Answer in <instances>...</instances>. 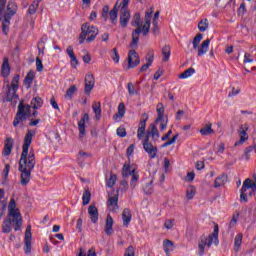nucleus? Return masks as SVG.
Masks as SVG:
<instances>
[{
  "mask_svg": "<svg viewBox=\"0 0 256 256\" xmlns=\"http://www.w3.org/2000/svg\"><path fill=\"white\" fill-rule=\"evenodd\" d=\"M175 225V222L173 219H168L164 222L165 229H173V226Z\"/></svg>",
  "mask_w": 256,
  "mask_h": 256,
  "instance_id": "54",
  "label": "nucleus"
},
{
  "mask_svg": "<svg viewBox=\"0 0 256 256\" xmlns=\"http://www.w3.org/2000/svg\"><path fill=\"white\" fill-rule=\"evenodd\" d=\"M118 137H126L127 136V131L123 127H119L116 131Z\"/></svg>",
  "mask_w": 256,
  "mask_h": 256,
  "instance_id": "55",
  "label": "nucleus"
},
{
  "mask_svg": "<svg viewBox=\"0 0 256 256\" xmlns=\"http://www.w3.org/2000/svg\"><path fill=\"white\" fill-rule=\"evenodd\" d=\"M113 217H111L109 214L106 217V224L104 227V231L106 233V235H113Z\"/></svg>",
  "mask_w": 256,
  "mask_h": 256,
  "instance_id": "27",
  "label": "nucleus"
},
{
  "mask_svg": "<svg viewBox=\"0 0 256 256\" xmlns=\"http://www.w3.org/2000/svg\"><path fill=\"white\" fill-rule=\"evenodd\" d=\"M162 55H163L162 61L164 63H167V61H169V57H171V46L165 45L162 48Z\"/></svg>",
  "mask_w": 256,
  "mask_h": 256,
  "instance_id": "33",
  "label": "nucleus"
},
{
  "mask_svg": "<svg viewBox=\"0 0 256 256\" xmlns=\"http://www.w3.org/2000/svg\"><path fill=\"white\" fill-rule=\"evenodd\" d=\"M131 218V210L129 208H125L122 212V220L124 227H129V224L131 223Z\"/></svg>",
  "mask_w": 256,
  "mask_h": 256,
  "instance_id": "28",
  "label": "nucleus"
},
{
  "mask_svg": "<svg viewBox=\"0 0 256 256\" xmlns=\"http://www.w3.org/2000/svg\"><path fill=\"white\" fill-rule=\"evenodd\" d=\"M35 130H27V133L24 137V143L22 145V153L19 160V171H20V183L24 187L29 185V181H31V171L35 169V165L37 161L35 160V151L31 149L29 151V147H31V143L33 142V138L35 137Z\"/></svg>",
  "mask_w": 256,
  "mask_h": 256,
  "instance_id": "1",
  "label": "nucleus"
},
{
  "mask_svg": "<svg viewBox=\"0 0 256 256\" xmlns=\"http://www.w3.org/2000/svg\"><path fill=\"white\" fill-rule=\"evenodd\" d=\"M142 145H143V149L144 151H146L149 156H150V159H155V157H157V147L153 146V144L149 141L148 138H145L142 142Z\"/></svg>",
  "mask_w": 256,
  "mask_h": 256,
  "instance_id": "12",
  "label": "nucleus"
},
{
  "mask_svg": "<svg viewBox=\"0 0 256 256\" xmlns=\"http://www.w3.org/2000/svg\"><path fill=\"white\" fill-rule=\"evenodd\" d=\"M247 131H249V126H247V124L240 126V129L238 131L240 139L239 141H236L234 143V147H239L240 145H243V143H245V141L249 139V135H247Z\"/></svg>",
  "mask_w": 256,
  "mask_h": 256,
  "instance_id": "14",
  "label": "nucleus"
},
{
  "mask_svg": "<svg viewBox=\"0 0 256 256\" xmlns=\"http://www.w3.org/2000/svg\"><path fill=\"white\" fill-rule=\"evenodd\" d=\"M119 195L109 196L108 208L110 211H117L119 209Z\"/></svg>",
  "mask_w": 256,
  "mask_h": 256,
  "instance_id": "23",
  "label": "nucleus"
},
{
  "mask_svg": "<svg viewBox=\"0 0 256 256\" xmlns=\"http://www.w3.org/2000/svg\"><path fill=\"white\" fill-rule=\"evenodd\" d=\"M120 8V25L125 29L127 25H129V21H131V11H129V6L121 4Z\"/></svg>",
  "mask_w": 256,
  "mask_h": 256,
  "instance_id": "10",
  "label": "nucleus"
},
{
  "mask_svg": "<svg viewBox=\"0 0 256 256\" xmlns=\"http://www.w3.org/2000/svg\"><path fill=\"white\" fill-rule=\"evenodd\" d=\"M84 93L85 95H91V91H93L95 87V76L93 74H87L84 79Z\"/></svg>",
  "mask_w": 256,
  "mask_h": 256,
  "instance_id": "13",
  "label": "nucleus"
},
{
  "mask_svg": "<svg viewBox=\"0 0 256 256\" xmlns=\"http://www.w3.org/2000/svg\"><path fill=\"white\" fill-rule=\"evenodd\" d=\"M244 63H253V58H251V54L249 53L244 54Z\"/></svg>",
  "mask_w": 256,
  "mask_h": 256,
  "instance_id": "62",
  "label": "nucleus"
},
{
  "mask_svg": "<svg viewBox=\"0 0 256 256\" xmlns=\"http://www.w3.org/2000/svg\"><path fill=\"white\" fill-rule=\"evenodd\" d=\"M25 121H27V118L25 116H22L20 114H16L14 121H13V126L14 127H23V123H25Z\"/></svg>",
  "mask_w": 256,
  "mask_h": 256,
  "instance_id": "32",
  "label": "nucleus"
},
{
  "mask_svg": "<svg viewBox=\"0 0 256 256\" xmlns=\"http://www.w3.org/2000/svg\"><path fill=\"white\" fill-rule=\"evenodd\" d=\"M92 109L95 113V119L99 121V119H101V102H94L92 104Z\"/></svg>",
  "mask_w": 256,
  "mask_h": 256,
  "instance_id": "34",
  "label": "nucleus"
},
{
  "mask_svg": "<svg viewBox=\"0 0 256 256\" xmlns=\"http://www.w3.org/2000/svg\"><path fill=\"white\" fill-rule=\"evenodd\" d=\"M11 73V66H9V58L5 57L3 59L2 67H1V75L4 78H7Z\"/></svg>",
  "mask_w": 256,
  "mask_h": 256,
  "instance_id": "25",
  "label": "nucleus"
},
{
  "mask_svg": "<svg viewBox=\"0 0 256 256\" xmlns=\"http://www.w3.org/2000/svg\"><path fill=\"white\" fill-rule=\"evenodd\" d=\"M153 59H155V56L153 55V52L148 53L146 56L147 64L153 65Z\"/></svg>",
  "mask_w": 256,
  "mask_h": 256,
  "instance_id": "59",
  "label": "nucleus"
},
{
  "mask_svg": "<svg viewBox=\"0 0 256 256\" xmlns=\"http://www.w3.org/2000/svg\"><path fill=\"white\" fill-rule=\"evenodd\" d=\"M252 189L249 192V196L253 197V195L256 194V184L253 183V180L247 178L242 185V188L240 190V202L241 203H247L248 198H247V190Z\"/></svg>",
  "mask_w": 256,
  "mask_h": 256,
  "instance_id": "9",
  "label": "nucleus"
},
{
  "mask_svg": "<svg viewBox=\"0 0 256 256\" xmlns=\"http://www.w3.org/2000/svg\"><path fill=\"white\" fill-rule=\"evenodd\" d=\"M76 229L81 233L83 231V219L79 218L77 220Z\"/></svg>",
  "mask_w": 256,
  "mask_h": 256,
  "instance_id": "60",
  "label": "nucleus"
},
{
  "mask_svg": "<svg viewBox=\"0 0 256 256\" xmlns=\"http://www.w3.org/2000/svg\"><path fill=\"white\" fill-rule=\"evenodd\" d=\"M195 167L198 171H201V170L205 169V162L197 161Z\"/></svg>",
  "mask_w": 256,
  "mask_h": 256,
  "instance_id": "61",
  "label": "nucleus"
},
{
  "mask_svg": "<svg viewBox=\"0 0 256 256\" xmlns=\"http://www.w3.org/2000/svg\"><path fill=\"white\" fill-rule=\"evenodd\" d=\"M132 26L137 28L132 32V41L130 43V47L131 49H137L139 47V35L143 33V26H141V14H134Z\"/></svg>",
  "mask_w": 256,
  "mask_h": 256,
  "instance_id": "6",
  "label": "nucleus"
},
{
  "mask_svg": "<svg viewBox=\"0 0 256 256\" xmlns=\"http://www.w3.org/2000/svg\"><path fill=\"white\" fill-rule=\"evenodd\" d=\"M89 203H91V192L85 190L82 196V205H89Z\"/></svg>",
  "mask_w": 256,
  "mask_h": 256,
  "instance_id": "43",
  "label": "nucleus"
},
{
  "mask_svg": "<svg viewBox=\"0 0 256 256\" xmlns=\"http://www.w3.org/2000/svg\"><path fill=\"white\" fill-rule=\"evenodd\" d=\"M133 174V170H131V166L124 165L122 168V177H129V175Z\"/></svg>",
  "mask_w": 256,
  "mask_h": 256,
  "instance_id": "47",
  "label": "nucleus"
},
{
  "mask_svg": "<svg viewBox=\"0 0 256 256\" xmlns=\"http://www.w3.org/2000/svg\"><path fill=\"white\" fill-rule=\"evenodd\" d=\"M212 244L219 245V225L215 224L214 231L208 237L202 236L198 243V255L203 256L205 253V247H211Z\"/></svg>",
  "mask_w": 256,
  "mask_h": 256,
  "instance_id": "4",
  "label": "nucleus"
},
{
  "mask_svg": "<svg viewBox=\"0 0 256 256\" xmlns=\"http://www.w3.org/2000/svg\"><path fill=\"white\" fill-rule=\"evenodd\" d=\"M194 68H188L183 73L179 74V79H189L192 75H194Z\"/></svg>",
  "mask_w": 256,
  "mask_h": 256,
  "instance_id": "41",
  "label": "nucleus"
},
{
  "mask_svg": "<svg viewBox=\"0 0 256 256\" xmlns=\"http://www.w3.org/2000/svg\"><path fill=\"white\" fill-rule=\"evenodd\" d=\"M11 151H13V138H7L2 155L8 157V155H11Z\"/></svg>",
  "mask_w": 256,
  "mask_h": 256,
  "instance_id": "29",
  "label": "nucleus"
},
{
  "mask_svg": "<svg viewBox=\"0 0 256 256\" xmlns=\"http://www.w3.org/2000/svg\"><path fill=\"white\" fill-rule=\"evenodd\" d=\"M196 192H197V190L195 189L194 186H188V188L186 189V199L191 201V199H193V197H195Z\"/></svg>",
  "mask_w": 256,
  "mask_h": 256,
  "instance_id": "44",
  "label": "nucleus"
},
{
  "mask_svg": "<svg viewBox=\"0 0 256 256\" xmlns=\"http://www.w3.org/2000/svg\"><path fill=\"white\" fill-rule=\"evenodd\" d=\"M117 181V176L115 174H111L110 178L106 181L107 187H113Z\"/></svg>",
  "mask_w": 256,
  "mask_h": 256,
  "instance_id": "49",
  "label": "nucleus"
},
{
  "mask_svg": "<svg viewBox=\"0 0 256 256\" xmlns=\"http://www.w3.org/2000/svg\"><path fill=\"white\" fill-rule=\"evenodd\" d=\"M88 215H90V221L92 223H97L99 221V209H97V206L90 205L88 207Z\"/></svg>",
  "mask_w": 256,
  "mask_h": 256,
  "instance_id": "22",
  "label": "nucleus"
},
{
  "mask_svg": "<svg viewBox=\"0 0 256 256\" xmlns=\"http://www.w3.org/2000/svg\"><path fill=\"white\" fill-rule=\"evenodd\" d=\"M122 5L119 4V1L116 2L113 9L109 12L110 20L113 24L117 23V17L119 15V9H121Z\"/></svg>",
  "mask_w": 256,
  "mask_h": 256,
  "instance_id": "24",
  "label": "nucleus"
},
{
  "mask_svg": "<svg viewBox=\"0 0 256 256\" xmlns=\"http://www.w3.org/2000/svg\"><path fill=\"white\" fill-rule=\"evenodd\" d=\"M147 121H149V116L147 115V113L142 114V118L140 119L138 131H137L138 139H143V137H145V129L147 127Z\"/></svg>",
  "mask_w": 256,
  "mask_h": 256,
  "instance_id": "15",
  "label": "nucleus"
},
{
  "mask_svg": "<svg viewBox=\"0 0 256 256\" xmlns=\"http://www.w3.org/2000/svg\"><path fill=\"white\" fill-rule=\"evenodd\" d=\"M163 249L166 256H171V252L175 249V244L169 239L163 241Z\"/></svg>",
  "mask_w": 256,
  "mask_h": 256,
  "instance_id": "26",
  "label": "nucleus"
},
{
  "mask_svg": "<svg viewBox=\"0 0 256 256\" xmlns=\"http://www.w3.org/2000/svg\"><path fill=\"white\" fill-rule=\"evenodd\" d=\"M30 107H32V109H41V107H43V99H41V97L33 98Z\"/></svg>",
  "mask_w": 256,
  "mask_h": 256,
  "instance_id": "35",
  "label": "nucleus"
},
{
  "mask_svg": "<svg viewBox=\"0 0 256 256\" xmlns=\"http://www.w3.org/2000/svg\"><path fill=\"white\" fill-rule=\"evenodd\" d=\"M37 9H39V4L37 1H34L28 8L29 15H35L37 13Z\"/></svg>",
  "mask_w": 256,
  "mask_h": 256,
  "instance_id": "46",
  "label": "nucleus"
},
{
  "mask_svg": "<svg viewBox=\"0 0 256 256\" xmlns=\"http://www.w3.org/2000/svg\"><path fill=\"white\" fill-rule=\"evenodd\" d=\"M241 93V88H232L231 92H229L228 97H235Z\"/></svg>",
  "mask_w": 256,
  "mask_h": 256,
  "instance_id": "56",
  "label": "nucleus"
},
{
  "mask_svg": "<svg viewBox=\"0 0 256 256\" xmlns=\"http://www.w3.org/2000/svg\"><path fill=\"white\" fill-rule=\"evenodd\" d=\"M198 29L201 33H205V31L209 29V20L207 18L200 20L198 23Z\"/></svg>",
  "mask_w": 256,
  "mask_h": 256,
  "instance_id": "36",
  "label": "nucleus"
},
{
  "mask_svg": "<svg viewBox=\"0 0 256 256\" xmlns=\"http://www.w3.org/2000/svg\"><path fill=\"white\" fill-rule=\"evenodd\" d=\"M151 15H153V12H146L145 14V23L142 26V35L144 37L149 35V31L151 29Z\"/></svg>",
  "mask_w": 256,
  "mask_h": 256,
  "instance_id": "20",
  "label": "nucleus"
},
{
  "mask_svg": "<svg viewBox=\"0 0 256 256\" xmlns=\"http://www.w3.org/2000/svg\"><path fill=\"white\" fill-rule=\"evenodd\" d=\"M165 73L163 69H158L157 72L154 74V79L157 81L162 75Z\"/></svg>",
  "mask_w": 256,
  "mask_h": 256,
  "instance_id": "63",
  "label": "nucleus"
},
{
  "mask_svg": "<svg viewBox=\"0 0 256 256\" xmlns=\"http://www.w3.org/2000/svg\"><path fill=\"white\" fill-rule=\"evenodd\" d=\"M112 61H114V63H119V52H117V48H114L112 50Z\"/></svg>",
  "mask_w": 256,
  "mask_h": 256,
  "instance_id": "51",
  "label": "nucleus"
},
{
  "mask_svg": "<svg viewBox=\"0 0 256 256\" xmlns=\"http://www.w3.org/2000/svg\"><path fill=\"white\" fill-rule=\"evenodd\" d=\"M227 183V175L221 174L214 181V187L217 189L219 187H223Z\"/></svg>",
  "mask_w": 256,
  "mask_h": 256,
  "instance_id": "31",
  "label": "nucleus"
},
{
  "mask_svg": "<svg viewBox=\"0 0 256 256\" xmlns=\"http://www.w3.org/2000/svg\"><path fill=\"white\" fill-rule=\"evenodd\" d=\"M124 256H135V250L133 249V246H129L126 249Z\"/></svg>",
  "mask_w": 256,
  "mask_h": 256,
  "instance_id": "58",
  "label": "nucleus"
},
{
  "mask_svg": "<svg viewBox=\"0 0 256 256\" xmlns=\"http://www.w3.org/2000/svg\"><path fill=\"white\" fill-rule=\"evenodd\" d=\"M81 31L82 32L79 36L80 45H83V43H85V40L87 41V43L95 41V38L97 37V35H99V29H97V27L95 26H91L89 23L82 24Z\"/></svg>",
  "mask_w": 256,
  "mask_h": 256,
  "instance_id": "5",
  "label": "nucleus"
},
{
  "mask_svg": "<svg viewBox=\"0 0 256 256\" xmlns=\"http://www.w3.org/2000/svg\"><path fill=\"white\" fill-rule=\"evenodd\" d=\"M21 79V76L19 74L14 75L12 82L10 85H7V92H6V101L14 103V105H17V99H19V96H17V91H19V81Z\"/></svg>",
  "mask_w": 256,
  "mask_h": 256,
  "instance_id": "7",
  "label": "nucleus"
},
{
  "mask_svg": "<svg viewBox=\"0 0 256 256\" xmlns=\"http://www.w3.org/2000/svg\"><path fill=\"white\" fill-rule=\"evenodd\" d=\"M157 111V118L155 120V123H159V121H163V117L165 115V106H163V103H158L156 106Z\"/></svg>",
  "mask_w": 256,
  "mask_h": 256,
  "instance_id": "30",
  "label": "nucleus"
},
{
  "mask_svg": "<svg viewBox=\"0 0 256 256\" xmlns=\"http://www.w3.org/2000/svg\"><path fill=\"white\" fill-rule=\"evenodd\" d=\"M89 121V114H84L83 117L81 118V120L78 122V131H79V138L83 139V137H85V133H86V126L85 123H87Z\"/></svg>",
  "mask_w": 256,
  "mask_h": 256,
  "instance_id": "19",
  "label": "nucleus"
},
{
  "mask_svg": "<svg viewBox=\"0 0 256 256\" xmlns=\"http://www.w3.org/2000/svg\"><path fill=\"white\" fill-rule=\"evenodd\" d=\"M239 220V213H236L232 216V219L229 222V229H233L237 225V221Z\"/></svg>",
  "mask_w": 256,
  "mask_h": 256,
  "instance_id": "48",
  "label": "nucleus"
},
{
  "mask_svg": "<svg viewBox=\"0 0 256 256\" xmlns=\"http://www.w3.org/2000/svg\"><path fill=\"white\" fill-rule=\"evenodd\" d=\"M77 92V86L72 85L66 90L65 99H72Z\"/></svg>",
  "mask_w": 256,
  "mask_h": 256,
  "instance_id": "42",
  "label": "nucleus"
},
{
  "mask_svg": "<svg viewBox=\"0 0 256 256\" xmlns=\"http://www.w3.org/2000/svg\"><path fill=\"white\" fill-rule=\"evenodd\" d=\"M202 40L203 34H197L192 41L193 50L198 51V57H203L209 51V45H211L210 39H206L201 43Z\"/></svg>",
  "mask_w": 256,
  "mask_h": 256,
  "instance_id": "8",
  "label": "nucleus"
},
{
  "mask_svg": "<svg viewBox=\"0 0 256 256\" xmlns=\"http://www.w3.org/2000/svg\"><path fill=\"white\" fill-rule=\"evenodd\" d=\"M153 29H152V33L153 35H158L159 34V26H157V22L156 21H153Z\"/></svg>",
  "mask_w": 256,
  "mask_h": 256,
  "instance_id": "64",
  "label": "nucleus"
},
{
  "mask_svg": "<svg viewBox=\"0 0 256 256\" xmlns=\"http://www.w3.org/2000/svg\"><path fill=\"white\" fill-rule=\"evenodd\" d=\"M108 17H109V6L106 5L102 8V18L104 19V21H107Z\"/></svg>",
  "mask_w": 256,
  "mask_h": 256,
  "instance_id": "52",
  "label": "nucleus"
},
{
  "mask_svg": "<svg viewBox=\"0 0 256 256\" xmlns=\"http://www.w3.org/2000/svg\"><path fill=\"white\" fill-rule=\"evenodd\" d=\"M66 53L70 57V65L72 69H77V65H79V60H77V56H75L73 46H68L66 49Z\"/></svg>",
  "mask_w": 256,
  "mask_h": 256,
  "instance_id": "21",
  "label": "nucleus"
},
{
  "mask_svg": "<svg viewBox=\"0 0 256 256\" xmlns=\"http://www.w3.org/2000/svg\"><path fill=\"white\" fill-rule=\"evenodd\" d=\"M117 117H125V104H119L118 113L113 116V119H117Z\"/></svg>",
  "mask_w": 256,
  "mask_h": 256,
  "instance_id": "45",
  "label": "nucleus"
},
{
  "mask_svg": "<svg viewBox=\"0 0 256 256\" xmlns=\"http://www.w3.org/2000/svg\"><path fill=\"white\" fill-rule=\"evenodd\" d=\"M212 127V124L209 123L207 124L205 127H203L202 129H200V133L204 136H207V135H213V133H215V131L213 130Z\"/></svg>",
  "mask_w": 256,
  "mask_h": 256,
  "instance_id": "40",
  "label": "nucleus"
},
{
  "mask_svg": "<svg viewBox=\"0 0 256 256\" xmlns=\"http://www.w3.org/2000/svg\"><path fill=\"white\" fill-rule=\"evenodd\" d=\"M149 137H152V141H159V129H157V123L150 124L146 133V139L149 140Z\"/></svg>",
  "mask_w": 256,
  "mask_h": 256,
  "instance_id": "17",
  "label": "nucleus"
},
{
  "mask_svg": "<svg viewBox=\"0 0 256 256\" xmlns=\"http://www.w3.org/2000/svg\"><path fill=\"white\" fill-rule=\"evenodd\" d=\"M128 93L129 95H137V91L135 90V86H133V83H128Z\"/></svg>",
  "mask_w": 256,
  "mask_h": 256,
  "instance_id": "57",
  "label": "nucleus"
},
{
  "mask_svg": "<svg viewBox=\"0 0 256 256\" xmlns=\"http://www.w3.org/2000/svg\"><path fill=\"white\" fill-rule=\"evenodd\" d=\"M144 192L146 195H151V193H153V180L144 186Z\"/></svg>",
  "mask_w": 256,
  "mask_h": 256,
  "instance_id": "50",
  "label": "nucleus"
},
{
  "mask_svg": "<svg viewBox=\"0 0 256 256\" xmlns=\"http://www.w3.org/2000/svg\"><path fill=\"white\" fill-rule=\"evenodd\" d=\"M17 115H22L24 117H29L31 115V106L26 104L23 100L20 101L18 105V111L16 113Z\"/></svg>",
  "mask_w": 256,
  "mask_h": 256,
  "instance_id": "18",
  "label": "nucleus"
},
{
  "mask_svg": "<svg viewBox=\"0 0 256 256\" xmlns=\"http://www.w3.org/2000/svg\"><path fill=\"white\" fill-rule=\"evenodd\" d=\"M31 225L26 227L25 237H24V251L26 254L31 253Z\"/></svg>",
  "mask_w": 256,
  "mask_h": 256,
  "instance_id": "16",
  "label": "nucleus"
},
{
  "mask_svg": "<svg viewBox=\"0 0 256 256\" xmlns=\"http://www.w3.org/2000/svg\"><path fill=\"white\" fill-rule=\"evenodd\" d=\"M36 71H43V61L39 57H36Z\"/></svg>",
  "mask_w": 256,
  "mask_h": 256,
  "instance_id": "53",
  "label": "nucleus"
},
{
  "mask_svg": "<svg viewBox=\"0 0 256 256\" xmlns=\"http://www.w3.org/2000/svg\"><path fill=\"white\" fill-rule=\"evenodd\" d=\"M11 225H14V231H19L23 226V217L13 198L8 204V216L2 223V233H11Z\"/></svg>",
  "mask_w": 256,
  "mask_h": 256,
  "instance_id": "2",
  "label": "nucleus"
},
{
  "mask_svg": "<svg viewBox=\"0 0 256 256\" xmlns=\"http://www.w3.org/2000/svg\"><path fill=\"white\" fill-rule=\"evenodd\" d=\"M137 48H132V50L128 53V69H133L141 63V60L139 59V54H137V51H135Z\"/></svg>",
  "mask_w": 256,
  "mask_h": 256,
  "instance_id": "11",
  "label": "nucleus"
},
{
  "mask_svg": "<svg viewBox=\"0 0 256 256\" xmlns=\"http://www.w3.org/2000/svg\"><path fill=\"white\" fill-rule=\"evenodd\" d=\"M132 179L130 182V187H132V189H135V187H137V181H139V173H137V171H135V169L132 170V174H130Z\"/></svg>",
  "mask_w": 256,
  "mask_h": 256,
  "instance_id": "38",
  "label": "nucleus"
},
{
  "mask_svg": "<svg viewBox=\"0 0 256 256\" xmlns=\"http://www.w3.org/2000/svg\"><path fill=\"white\" fill-rule=\"evenodd\" d=\"M33 79H35V73L33 71H30L25 79H24V85H27V88L31 87V84L33 83Z\"/></svg>",
  "mask_w": 256,
  "mask_h": 256,
  "instance_id": "39",
  "label": "nucleus"
},
{
  "mask_svg": "<svg viewBox=\"0 0 256 256\" xmlns=\"http://www.w3.org/2000/svg\"><path fill=\"white\" fill-rule=\"evenodd\" d=\"M7 0H0V21L4 19L2 23V31L4 35L9 33V25H11V17L17 13V4L15 2H8L7 8Z\"/></svg>",
  "mask_w": 256,
  "mask_h": 256,
  "instance_id": "3",
  "label": "nucleus"
},
{
  "mask_svg": "<svg viewBox=\"0 0 256 256\" xmlns=\"http://www.w3.org/2000/svg\"><path fill=\"white\" fill-rule=\"evenodd\" d=\"M243 243V234H238L234 239V251L237 253Z\"/></svg>",
  "mask_w": 256,
  "mask_h": 256,
  "instance_id": "37",
  "label": "nucleus"
}]
</instances>
